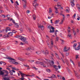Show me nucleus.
Instances as JSON below:
<instances>
[{
  "instance_id": "obj_35",
  "label": "nucleus",
  "mask_w": 80,
  "mask_h": 80,
  "mask_svg": "<svg viewBox=\"0 0 80 80\" xmlns=\"http://www.w3.org/2000/svg\"><path fill=\"white\" fill-rule=\"evenodd\" d=\"M50 30V33H54V32H55V30Z\"/></svg>"
},
{
  "instance_id": "obj_40",
  "label": "nucleus",
  "mask_w": 80,
  "mask_h": 80,
  "mask_svg": "<svg viewBox=\"0 0 80 80\" xmlns=\"http://www.w3.org/2000/svg\"><path fill=\"white\" fill-rule=\"evenodd\" d=\"M26 55H28V56L30 55V53L28 52H27L26 53Z\"/></svg>"
},
{
  "instance_id": "obj_15",
  "label": "nucleus",
  "mask_w": 80,
  "mask_h": 80,
  "mask_svg": "<svg viewBox=\"0 0 80 80\" xmlns=\"http://www.w3.org/2000/svg\"><path fill=\"white\" fill-rule=\"evenodd\" d=\"M12 64H14V65H18V62H16L15 61H13L12 62Z\"/></svg>"
},
{
  "instance_id": "obj_2",
  "label": "nucleus",
  "mask_w": 80,
  "mask_h": 80,
  "mask_svg": "<svg viewBox=\"0 0 80 80\" xmlns=\"http://www.w3.org/2000/svg\"><path fill=\"white\" fill-rule=\"evenodd\" d=\"M19 72L20 74L21 75V76L22 77V78H20V79L21 80H24L25 78H24V77H25V74L24 73H22V72L21 71H19Z\"/></svg>"
},
{
  "instance_id": "obj_14",
  "label": "nucleus",
  "mask_w": 80,
  "mask_h": 80,
  "mask_svg": "<svg viewBox=\"0 0 80 80\" xmlns=\"http://www.w3.org/2000/svg\"><path fill=\"white\" fill-rule=\"evenodd\" d=\"M38 28H41L42 30H44V26L43 25H42L41 26H38Z\"/></svg>"
},
{
  "instance_id": "obj_16",
  "label": "nucleus",
  "mask_w": 80,
  "mask_h": 80,
  "mask_svg": "<svg viewBox=\"0 0 80 80\" xmlns=\"http://www.w3.org/2000/svg\"><path fill=\"white\" fill-rule=\"evenodd\" d=\"M80 49V45L78 46V47H77L75 49V50H79Z\"/></svg>"
},
{
  "instance_id": "obj_30",
  "label": "nucleus",
  "mask_w": 80,
  "mask_h": 80,
  "mask_svg": "<svg viewBox=\"0 0 80 80\" xmlns=\"http://www.w3.org/2000/svg\"><path fill=\"white\" fill-rule=\"evenodd\" d=\"M52 26H50V25H49L48 27V29H49L50 30H51V28H52Z\"/></svg>"
},
{
  "instance_id": "obj_39",
  "label": "nucleus",
  "mask_w": 80,
  "mask_h": 80,
  "mask_svg": "<svg viewBox=\"0 0 80 80\" xmlns=\"http://www.w3.org/2000/svg\"><path fill=\"white\" fill-rule=\"evenodd\" d=\"M3 79L4 80H10V79H9V78H4Z\"/></svg>"
},
{
  "instance_id": "obj_59",
  "label": "nucleus",
  "mask_w": 80,
  "mask_h": 80,
  "mask_svg": "<svg viewBox=\"0 0 80 80\" xmlns=\"http://www.w3.org/2000/svg\"><path fill=\"white\" fill-rule=\"evenodd\" d=\"M16 4L17 5H19V4H18V1H16Z\"/></svg>"
},
{
  "instance_id": "obj_46",
  "label": "nucleus",
  "mask_w": 80,
  "mask_h": 80,
  "mask_svg": "<svg viewBox=\"0 0 80 80\" xmlns=\"http://www.w3.org/2000/svg\"><path fill=\"white\" fill-rule=\"evenodd\" d=\"M23 66H24V67H30L28 65H25V64H24L23 65Z\"/></svg>"
},
{
  "instance_id": "obj_33",
  "label": "nucleus",
  "mask_w": 80,
  "mask_h": 80,
  "mask_svg": "<svg viewBox=\"0 0 80 80\" xmlns=\"http://www.w3.org/2000/svg\"><path fill=\"white\" fill-rule=\"evenodd\" d=\"M8 34L10 36H12L13 35V33L11 32L8 33Z\"/></svg>"
},
{
  "instance_id": "obj_13",
  "label": "nucleus",
  "mask_w": 80,
  "mask_h": 80,
  "mask_svg": "<svg viewBox=\"0 0 80 80\" xmlns=\"http://www.w3.org/2000/svg\"><path fill=\"white\" fill-rule=\"evenodd\" d=\"M14 27H16V28H18L19 27V25L17 23H15L14 24Z\"/></svg>"
},
{
  "instance_id": "obj_62",
  "label": "nucleus",
  "mask_w": 80,
  "mask_h": 80,
  "mask_svg": "<svg viewBox=\"0 0 80 80\" xmlns=\"http://www.w3.org/2000/svg\"><path fill=\"white\" fill-rule=\"evenodd\" d=\"M51 63L52 64H54V62H53V61H51Z\"/></svg>"
},
{
  "instance_id": "obj_24",
  "label": "nucleus",
  "mask_w": 80,
  "mask_h": 80,
  "mask_svg": "<svg viewBox=\"0 0 80 80\" xmlns=\"http://www.w3.org/2000/svg\"><path fill=\"white\" fill-rule=\"evenodd\" d=\"M66 12H69V10H70V8L68 7H67L66 8Z\"/></svg>"
},
{
  "instance_id": "obj_34",
  "label": "nucleus",
  "mask_w": 80,
  "mask_h": 80,
  "mask_svg": "<svg viewBox=\"0 0 80 80\" xmlns=\"http://www.w3.org/2000/svg\"><path fill=\"white\" fill-rule=\"evenodd\" d=\"M55 8L56 10L55 11V13H58V11L57 10V8Z\"/></svg>"
},
{
  "instance_id": "obj_57",
  "label": "nucleus",
  "mask_w": 80,
  "mask_h": 80,
  "mask_svg": "<svg viewBox=\"0 0 80 80\" xmlns=\"http://www.w3.org/2000/svg\"><path fill=\"white\" fill-rule=\"evenodd\" d=\"M12 69L13 70H17V69H15L16 68L15 67H12Z\"/></svg>"
},
{
  "instance_id": "obj_41",
  "label": "nucleus",
  "mask_w": 80,
  "mask_h": 80,
  "mask_svg": "<svg viewBox=\"0 0 80 80\" xmlns=\"http://www.w3.org/2000/svg\"><path fill=\"white\" fill-rule=\"evenodd\" d=\"M18 60H21L22 61V60H23V59L22 58H18Z\"/></svg>"
},
{
  "instance_id": "obj_38",
  "label": "nucleus",
  "mask_w": 80,
  "mask_h": 80,
  "mask_svg": "<svg viewBox=\"0 0 80 80\" xmlns=\"http://www.w3.org/2000/svg\"><path fill=\"white\" fill-rule=\"evenodd\" d=\"M68 36L69 37H70V38H72V35L71 34H69V33H68Z\"/></svg>"
},
{
  "instance_id": "obj_22",
  "label": "nucleus",
  "mask_w": 80,
  "mask_h": 80,
  "mask_svg": "<svg viewBox=\"0 0 80 80\" xmlns=\"http://www.w3.org/2000/svg\"><path fill=\"white\" fill-rule=\"evenodd\" d=\"M2 32L4 33H6L7 32V30L6 29H4L2 30Z\"/></svg>"
},
{
  "instance_id": "obj_52",
  "label": "nucleus",
  "mask_w": 80,
  "mask_h": 80,
  "mask_svg": "<svg viewBox=\"0 0 80 80\" xmlns=\"http://www.w3.org/2000/svg\"><path fill=\"white\" fill-rule=\"evenodd\" d=\"M59 40V37H56V40L57 41H58Z\"/></svg>"
},
{
  "instance_id": "obj_19",
  "label": "nucleus",
  "mask_w": 80,
  "mask_h": 80,
  "mask_svg": "<svg viewBox=\"0 0 80 80\" xmlns=\"http://www.w3.org/2000/svg\"><path fill=\"white\" fill-rule=\"evenodd\" d=\"M0 64H1V65H6V63L2 61H1L0 62Z\"/></svg>"
},
{
  "instance_id": "obj_23",
  "label": "nucleus",
  "mask_w": 80,
  "mask_h": 80,
  "mask_svg": "<svg viewBox=\"0 0 80 80\" xmlns=\"http://www.w3.org/2000/svg\"><path fill=\"white\" fill-rule=\"evenodd\" d=\"M49 53V52L48 51L46 50V52L44 53V54H45V55H48V54Z\"/></svg>"
},
{
  "instance_id": "obj_60",
  "label": "nucleus",
  "mask_w": 80,
  "mask_h": 80,
  "mask_svg": "<svg viewBox=\"0 0 80 80\" xmlns=\"http://www.w3.org/2000/svg\"><path fill=\"white\" fill-rule=\"evenodd\" d=\"M5 37L7 38V37H8V35L7 34H5Z\"/></svg>"
},
{
  "instance_id": "obj_18",
  "label": "nucleus",
  "mask_w": 80,
  "mask_h": 80,
  "mask_svg": "<svg viewBox=\"0 0 80 80\" xmlns=\"http://www.w3.org/2000/svg\"><path fill=\"white\" fill-rule=\"evenodd\" d=\"M8 59H9V60H13V61H16V60L14 59H13V58H12L11 57L8 58Z\"/></svg>"
},
{
  "instance_id": "obj_55",
  "label": "nucleus",
  "mask_w": 80,
  "mask_h": 80,
  "mask_svg": "<svg viewBox=\"0 0 80 80\" xmlns=\"http://www.w3.org/2000/svg\"><path fill=\"white\" fill-rule=\"evenodd\" d=\"M70 62H72V63L73 65H74L75 64H74V63L72 61V59H70Z\"/></svg>"
},
{
  "instance_id": "obj_5",
  "label": "nucleus",
  "mask_w": 80,
  "mask_h": 80,
  "mask_svg": "<svg viewBox=\"0 0 80 80\" xmlns=\"http://www.w3.org/2000/svg\"><path fill=\"white\" fill-rule=\"evenodd\" d=\"M37 0H34V1H33L34 3H33V6L35 7V8H37L36 6H37V5H38L37 3Z\"/></svg>"
},
{
  "instance_id": "obj_49",
  "label": "nucleus",
  "mask_w": 80,
  "mask_h": 80,
  "mask_svg": "<svg viewBox=\"0 0 80 80\" xmlns=\"http://www.w3.org/2000/svg\"><path fill=\"white\" fill-rule=\"evenodd\" d=\"M12 25H13V24H12V23H10L9 24L8 26L9 27H12Z\"/></svg>"
},
{
  "instance_id": "obj_29",
  "label": "nucleus",
  "mask_w": 80,
  "mask_h": 80,
  "mask_svg": "<svg viewBox=\"0 0 80 80\" xmlns=\"http://www.w3.org/2000/svg\"><path fill=\"white\" fill-rule=\"evenodd\" d=\"M69 54L70 52H69L68 51L66 52V56H68V55Z\"/></svg>"
},
{
  "instance_id": "obj_26",
  "label": "nucleus",
  "mask_w": 80,
  "mask_h": 80,
  "mask_svg": "<svg viewBox=\"0 0 80 80\" xmlns=\"http://www.w3.org/2000/svg\"><path fill=\"white\" fill-rule=\"evenodd\" d=\"M32 17L34 20H35L36 18V15L35 14H34V15H33Z\"/></svg>"
},
{
  "instance_id": "obj_56",
  "label": "nucleus",
  "mask_w": 80,
  "mask_h": 80,
  "mask_svg": "<svg viewBox=\"0 0 80 80\" xmlns=\"http://www.w3.org/2000/svg\"><path fill=\"white\" fill-rule=\"evenodd\" d=\"M34 62V60H30V63H32V62Z\"/></svg>"
},
{
  "instance_id": "obj_3",
  "label": "nucleus",
  "mask_w": 80,
  "mask_h": 80,
  "mask_svg": "<svg viewBox=\"0 0 80 80\" xmlns=\"http://www.w3.org/2000/svg\"><path fill=\"white\" fill-rule=\"evenodd\" d=\"M20 38L21 40L22 41V42H25L26 43H28V42L26 41V38H25V37L22 36V37H21V38Z\"/></svg>"
},
{
  "instance_id": "obj_61",
  "label": "nucleus",
  "mask_w": 80,
  "mask_h": 80,
  "mask_svg": "<svg viewBox=\"0 0 80 80\" xmlns=\"http://www.w3.org/2000/svg\"><path fill=\"white\" fill-rule=\"evenodd\" d=\"M78 9L79 11L80 12V8L79 7H78Z\"/></svg>"
},
{
  "instance_id": "obj_1",
  "label": "nucleus",
  "mask_w": 80,
  "mask_h": 80,
  "mask_svg": "<svg viewBox=\"0 0 80 80\" xmlns=\"http://www.w3.org/2000/svg\"><path fill=\"white\" fill-rule=\"evenodd\" d=\"M58 66H57V65H54L53 66V67L54 68H55L56 69V70H55V71H57V70H58V69H60V68H61V66L59 65H60V64L58 62Z\"/></svg>"
},
{
  "instance_id": "obj_63",
  "label": "nucleus",
  "mask_w": 80,
  "mask_h": 80,
  "mask_svg": "<svg viewBox=\"0 0 80 80\" xmlns=\"http://www.w3.org/2000/svg\"><path fill=\"white\" fill-rule=\"evenodd\" d=\"M62 23H63V20H62V22L59 23V24L60 25L61 24H62Z\"/></svg>"
},
{
  "instance_id": "obj_37",
  "label": "nucleus",
  "mask_w": 80,
  "mask_h": 80,
  "mask_svg": "<svg viewBox=\"0 0 80 80\" xmlns=\"http://www.w3.org/2000/svg\"><path fill=\"white\" fill-rule=\"evenodd\" d=\"M50 55H52V57L54 56V55H53V53H52V52H50Z\"/></svg>"
},
{
  "instance_id": "obj_4",
  "label": "nucleus",
  "mask_w": 80,
  "mask_h": 80,
  "mask_svg": "<svg viewBox=\"0 0 80 80\" xmlns=\"http://www.w3.org/2000/svg\"><path fill=\"white\" fill-rule=\"evenodd\" d=\"M3 72H4V73H6V74L4 75L3 76H2V77H6V76H8V71H7V70H2Z\"/></svg>"
},
{
  "instance_id": "obj_25",
  "label": "nucleus",
  "mask_w": 80,
  "mask_h": 80,
  "mask_svg": "<svg viewBox=\"0 0 80 80\" xmlns=\"http://www.w3.org/2000/svg\"><path fill=\"white\" fill-rule=\"evenodd\" d=\"M46 70L47 72H48V73H50L51 72V70L49 69H46Z\"/></svg>"
},
{
  "instance_id": "obj_32",
  "label": "nucleus",
  "mask_w": 80,
  "mask_h": 80,
  "mask_svg": "<svg viewBox=\"0 0 80 80\" xmlns=\"http://www.w3.org/2000/svg\"><path fill=\"white\" fill-rule=\"evenodd\" d=\"M76 46H77V44L76 43L74 44V45L73 46V48H74V49H75V48H75Z\"/></svg>"
},
{
  "instance_id": "obj_27",
  "label": "nucleus",
  "mask_w": 80,
  "mask_h": 80,
  "mask_svg": "<svg viewBox=\"0 0 80 80\" xmlns=\"http://www.w3.org/2000/svg\"><path fill=\"white\" fill-rule=\"evenodd\" d=\"M36 53L38 54V55H40V54H41V52L39 51H37L36 52Z\"/></svg>"
},
{
  "instance_id": "obj_12",
  "label": "nucleus",
  "mask_w": 80,
  "mask_h": 80,
  "mask_svg": "<svg viewBox=\"0 0 80 80\" xmlns=\"http://www.w3.org/2000/svg\"><path fill=\"white\" fill-rule=\"evenodd\" d=\"M60 22V20L58 19L57 20H56V21H55L54 23V24H58V23H59V22Z\"/></svg>"
},
{
  "instance_id": "obj_11",
  "label": "nucleus",
  "mask_w": 80,
  "mask_h": 80,
  "mask_svg": "<svg viewBox=\"0 0 80 80\" xmlns=\"http://www.w3.org/2000/svg\"><path fill=\"white\" fill-rule=\"evenodd\" d=\"M36 63H37V64H40L41 65H43V61L42 62H41L40 61H38L36 62Z\"/></svg>"
},
{
  "instance_id": "obj_58",
  "label": "nucleus",
  "mask_w": 80,
  "mask_h": 80,
  "mask_svg": "<svg viewBox=\"0 0 80 80\" xmlns=\"http://www.w3.org/2000/svg\"><path fill=\"white\" fill-rule=\"evenodd\" d=\"M56 55V57H57V58H58V54H57L55 53Z\"/></svg>"
},
{
  "instance_id": "obj_20",
  "label": "nucleus",
  "mask_w": 80,
  "mask_h": 80,
  "mask_svg": "<svg viewBox=\"0 0 80 80\" xmlns=\"http://www.w3.org/2000/svg\"><path fill=\"white\" fill-rule=\"evenodd\" d=\"M57 76L59 79H62V76L59 75V74H58Z\"/></svg>"
},
{
  "instance_id": "obj_45",
  "label": "nucleus",
  "mask_w": 80,
  "mask_h": 80,
  "mask_svg": "<svg viewBox=\"0 0 80 80\" xmlns=\"http://www.w3.org/2000/svg\"><path fill=\"white\" fill-rule=\"evenodd\" d=\"M78 56H79L78 55H76V59H77V58H79L78 57Z\"/></svg>"
},
{
  "instance_id": "obj_43",
  "label": "nucleus",
  "mask_w": 80,
  "mask_h": 80,
  "mask_svg": "<svg viewBox=\"0 0 80 80\" xmlns=\"http://www.w3.org/2000/svg\"><path fill=\"white\" fill-rule=\"evenodd\" d=\"M28 30L29 31V32H32V30H31V29L30 28H28Z\"/></svg>"
},
{
  "instance_id": "obj_42",
  "label": "nucleus",
  "mask_w": 80,
  "mask_h": 80,
  "mask_svg": "<svg viewBox=\"0 0 80 80\" xmlns=\"http://www.w3.org/2000/svg\"><path fill=\"white\" fill-rule=\"evenodd\" d=\"M4 11L2 10H0V13H3Z\"/></svg>"
},
{
  "instance_id": "obj_7",
  "label": "nucleus",
  "mask_w": 80,
  "mask_h": 80,
  "mask_svg": "<svg viewBox=\"0 0 80 80\" xmlns=\"http://www.w3.org/2000/svg\"><path fill=\"white\" fill-rule=\"evenodd\" d=\"M74 73H75L76 77L77 78L79 79V78H80V75L78 74V73L77 72H75Z\"/></svg>"
},
{
  "instance_id": "obj_6",
  "label": "nucleus",
  "mask_w": 80,
  "mask_h": 80,
  "mask_svg": "<svg viewBox=\"0 0 80 80\" xmlns=\"http://www.w3.org/2000/svg\"><path fill=\"white\" fill-rule=\"evenodd\" d=\"M51 47H49L51 50L52 51H53V49H52V47H53V41L52 40L51 41Z\"/></svg>"
},
{
  "instance_id": "obj_53",
  "label": "nucleus",
  "mask_w": 80,
  "mask_h": 80,
  "mask_svg": "<svg viewBox=\"0 0 80 80\" xmlns=\"http://www.w3.org/2000/svg\"><path fill=\"white\" fill-rule=\"evenodd\" d=\"M17 32L15 31V30H13L12 31V33H15Z\"/></svg>"
},
{
  "instance_id": "obj_21",
  "label": "nucleus",
  "mask_w": 80,
  "mask_h": 80,
  "mask_svg": "<svg viewBox=\"0 0 80 80\" xmlns=\"http://www.w3.org/2000/svg\"><path fill=\"white\" fill-rule=\"evenodd\" d=\"M46 64H47V62L45 61H43V67H46V65H46Z\"/></svg>"
},
{
  "instance_id": "obj_9",
  "label": "nucleus",
  "mask_w": 80,
  "mask_h": 80,
  "mask_svg": "<svg viewBox=\"0 0 80 80\" xmlns=\"http://www.w3.org/2000/svg\"><path fill=\"white\" fill-rule=\"evenodd\" d=\"M2 70V68H0V75H3L4 74V72H3V71L1 70Z\"/></svg>"
},
{
  "instance_id": "obj_36",
  "label": "nucleus",
  "mask_w": 80,
  "mask_h": 80,
  "mask_svg": "<svg viewBox=\"0 0 80 80\" xmlns=\"http://www.w3.org/2000/svg\"><path fill=\"white\" fill-rule=\"evenodd\" d=\"M7 30H8V31H10V30H11L10 28L9 27H8V28H7Z\"/></svg>"
},
{
  "instance_id": "obj_28",
  "label": "nucleus",
  "mask_w": 80,
  "mask_h": 80,
  "mask_svg": "<svg viewBox=\"0 0 80 80\" xmlns=\"http://www.w3.org/2000/svg\"><path fill=\"white\" fill-rule=\"evenodd\" d=\"M10 21H12L13 23H14V24H15L16 23L15 22V20L11 18L10 20Z\"/></svg>"
},
{
  "instance_id": "obj_51",
  "label": "nucleus",
  "mask_w": 80,
  "mask_h": 80,
  "mask_svg": "<svg viewBox=\"0 0 80 80\" xmlns=\"http://www.w3.org/2000/svg\"><path fill=\"white\" fill-rule=\"evenodd\" d=\"M9 73H10L11 75H13V72L11 71L9 72Z\"/></svg>"
},
{
  "instance_id": "obj_31",
  "label": "nucleus",
  "mask_w": 80,
  "mask_h": 80,
  "mask_svg": "<svg viewBox=\"0 0 80 80\" xmlns=\"http://www.w3.org/2000/svg\"><path fill=\"white\" fill-rule=\"evenodd\" d=\"M49 13H51V12H52V9H51V8H49Z\"/></svg>"
},
{
  "instance_id": "obj_64",
  "label": "nucleus",
  "mask_w": 80,
  "mask_h": 80,
  "mask_svg": "<svg viewBox=\"0 0 80 80\" xmlns=\"http://www.w3.org/2000/svg\"><path fill=\"white\" fill-rule=\"evenodd\" d=\"M78 66L80 67V62H78Z\"/></svg>"
},
{
  "instance_id": "obj_8",
  "label": "nucleus",
  "mask_w": 80,
  "mask_h": 80,
  "mask_svg": "<svg viewBox=\"0 0 80 80\" xmlns=\"http://www.w3.org/2000/svg\"><path fill=\"white\" fill-rule=\"evenodd\" d=\"M48 78H57V77H56V75L52 74L51 76L48 77Z\"/></svg>"
},
{
  "instance_id": "obj_17",
  "label": "nucleus",
  "mask_w": 80,
  "mask_h": 80,
  "mask_svg": "<svg viewBox=\"0 0 80 80\" xmlns=\"http://www.w3.org/2000/svg\"><path fill=\"white\" fill-rule=\"evenodd\" d=\"M70 3H71V5L72 7H73V6H74V5H75V4L73 2V1L71 2Z\"/></svg>"
},
{
  "instance_id": "obj_10",
  "label": "nucleus",
  "mask_w": 80,
  "mask_h": 80,
  "mask_svg": "<svg viewBox=\"0 0 80 80\" xmlns=\"http://www.w3.org/2000/svg\"><path fill=\"white\" fill-rule=\"evenodd\" d=\"M27 50H34V48L32 47V48H31V47H29L28 48L26 49Z\"/></svg>"
},
{
  "instance_id": "obj_44",
  "label": "nucleus",
  "mask_w": 80,
  "mask_h": 80,
  "mask_svg": "<svg viewBox=\"0 0 80 80\" xmlns=\"http://www.w3.org/2000/svg\"><path fill=\"white\" fill-rule=\"evenodd\" d=\"M27 6L25 4H24L23 5V8H26Z\"/></svg>"
},
{
  "instance_id": "obj_54",
  "label": "nucleus",
  "mask_w": 80,
  "mask_h": 80,
  "mask_svg": "<svg viewBox=\"0 0 80 80\" xmlns=\"http://www.w3.org/2000/svg\"><path fill=\"white\" fill-rule=\"evenodd\" d=\"M64 50L66 52H67V51H68V50H67V48H66V47H65Z\"/></svg>"
},
{
  "instance_id": "obj_50",
  "label": "nucleus",
  "mask_w": 80,
  "mask_h": 80,
  "mask_svg": "<svg viewBox=\"0 0 80 80\" xmlns=\"http://www.w3.org/2000/svg\"><path fill=\"white\" fill-rule=\"evenodd\" d=\"M51 29L53 30H55V28L53 27V26H52L51 27Z\"/></svg>"
},
{
  "instance_id": "obj_48",
  "label": "nucleus",
  "mask_w": 80,
  "mask_h": 80,
  "mask_svg": "<svg viewBox=\"0 0 80 80\" xmlns=\"http://www.w3.org/2000/svg\"><path fill=\"white\" fill-rule=\"evenodd\" d=\"M32 68H34V69H35L36 70H38V69L37 68H36L35 67H34Z\"/></svg>"
},
{
  "instance_id": "obj_47",
  "label": "nucleus",
  "mask_w": 80,
  "mask_h": 80,
  "mask_svg": "<svg viewBox=\"0 0 80 80\" xmlns=\"http://www.w3.org/2000/svg\"><path fill=\"white\" fill-rule=\"evenodd\" d=\"M21 37H22V36H20V35H18L17 36V38H20V37L21 38Z\"/></svg>"
}]
</instances>
